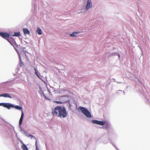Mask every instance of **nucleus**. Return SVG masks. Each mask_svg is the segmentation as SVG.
<instances>
[{
	"mask_svg": "<svg viewBox=\"0 0 150 150\" xmlns=\"http://www.w3.org/2000/svg\"><path fill=\"white\" fill-rule=\"evenodd\" d=\"M13 104L9 103H5L4 107L9 110L11 108H13Z\"/></svg>",
	"mask_w": 150,
	"mask_h": 150,
	"instance_id": "obj_10",
	"label": "nucleus"
},
{
	"mask_svg": "<svg viewBox=\"0 0 150 150\" xmlns=\"http://www.w3.org/2000/svg\"><path fill=\"white\" fill-rule=\"evenodd\" d=\"M42 94H43V96L46 99H47V100L49 99H48V98L47 97H46L45 95V94L43 92H42Z\"/></svg>",
	"mask_w": 150,
	"mask_h": 150,
	"instance_id": "obj_24",
	"label": "nucleus"
},
{
	"mask_svg": "<svg viewBox=\"0 0 150 150\" xmlns=\"http://www.w3.org/2000/svg\"><path fill=\"white\" fill-rule=\"evenodd\" d=\"M81 11H83V9H81Z\"/></svg>",
	"mask_w": 150,
	"mask_h": 150,
	"instance_id": "obj_35",
	"label": "nucleus"
},
{
	"mask_svg": "<svg viewBox=\"0 0 150 150\" xmlns=\"http://www.w3.org/2000/svg\"><path fill=\"white\" fill-rule=\"evenodd\" d=\"M21 36V33L20 32H14V34L13 35V36L15 37H19Z\"/></svg>",
	"mask_w": 150,
	"mask_h": 150,
	"instance_id": "obj_16",
	"label": "nucleus"
},
{
	"mask_svg": "<svg viewBox=\"0 0 150 150\" xmlns=\"http://www.w3.org/2000/svg\"><path fill=\"white\" fill-rule=\"evenodd\" d=\"M118 56L119 58H120V56L119 54H118Z\"/></svg>",
	"mask_w": 150,
	"mask_h": 150,
	"instance_id": "obj_31",
	"label": "nucleus"
},
{
	"mask_svg": "<svg viewBox=\"0 0 150 150\" xmlns=\"http://www.w3.org/2000/svg\"><path fill=\"white\" fill-rule=\"evenodd\" d=\"M54 102L57 103V104H61L62 103H63V102H61V101H54Z\"/></svg>",
	"mask_w": 150,
	"mask_h": 150,
	"instance_id": "obj_22",
	"label": "nucleus"
},
{
	"mask_svg": "<svg viewBox=\"0 0 150 150\" xmlns=\"http://www.w3.org/2000/svg\"><path fill=\"white\" fill-rule=\"evenodd\" d=\"M9 38L10 39H12V40H14V39H13L12 37H10L9 36Z\"/></svg>",
	"mask_w": 150,
	"mask_h": 150,
	"instance_id": "obj_29",
	"label": "nucleus"
},
{
	"mask_svg": "<svg viewBox=\"0 0 150 150\" xmlns=\"http://www.w3.org/2000/svg\"><path fill=\"white\" fill-rule=\"evenodd\" d=\"M48 92H49V93H50V91H49V89H48Z\"/></svg>",
	"mask_w": 150,
	"mask_h": 150,
	"instance_id": "obj_32",
	"label": "nucleus"
},
{
	"mask_svg": "<svg viewBox=\"0 0 150 150\" xmlns=\"http://www.w3.org/2000/svg\"><path fill=\"white\" fill-rule=\"evenodd\" d=\"M36 140L35 142V146H36V150H39V149L38 148L37 144V140L36 139H35Z\"/></svg>",
	"mask_w": 150,
	"mask_h": 150,
	"instance_id": "obj_21",
	"label": "nucleus"
},
{
	"mask_svg": "<svg viewBox=\"0 0 150 150\" xmlns=\"http://www.w3.org/2000/svg\"><path fill=\"white\" fill-rule=\"evenodd\" d=\"M23 117H23V115H22V116L21 117L19 120V127L21 129L20 131L24 135H25V136L28 137H31V139L34 138L35 139H36V138L33 135L30 134L29 133H28L26 131L24 130L23 129H22L21 127V125L23 122Z\"/></svg>",
	"mask_w": 150,
	"mask_h": 150,
	"instance_id": "obj_1",
	"label": "nucleus"
},
{
	"mask_svg": "<svg viewBox=\"0 0 150 150\" xmlns=\"http://www.w3.org/2000/svg\"><path fill=\"white\" fill-rule=\"evenodd\" d=\"M36 0H32L31 11L34 13L37 12V5L36 3Z\"/></svg>",
	"mask_w": 150,
	"mask_h": 150,
	"instance_id": "obj_4",
	"label": "nucleus"
},
{
	"mask_svg": "<svg viewBox=\"0 0 150 150\" xmlns=\"http://www.w3.org/2000/svg\"><path fill=\"white\" fill-rule=\"evenodd\" d=\"M67 113L66 108L64 106H59L57 117L65 118L67 116Z\"/></svg>",
	"mask_w": 150,
	"mask_h": 150,
	"instance_id": "obj_2",
	"label": "nucleus"
},
{
	"mask_svg": "<svg viewBox=\"0 0 150 150\" xmlns=\"http://www.w3.org/2000/svg\"><path fill=\"white\" fill-rule=\"evenodd\" d=\"M92 7V3L91 0H88L85 6V9L86 10H88Z\"/></svg>",
	"mask_w": 150,
	"mask_h": 150,
	"instance_id": "obj_9",
	"label": "nucleus"
},
{
	"mask_svg": "<svg viewBox=\"0 0 150 150\" xmlns=\"http://www.w3.org/2000/svg\"><path fill=\"white\" fill-rule=\"evenodd\" d=\"M25 42L26 44H27V42Z\"/></svg>",
	"mask_w": 150,
	"mask_h": 150,
	"instance_id": "obj_34",
	"label": "nucleus"
},
{
	"mask_svg": "<svg viewBox=\"0 0 150 150\" xmlns=\"http://www.w3.org/2000/svg\"><path fill=\"white\" fill-rule=\"evenodd\" d=\"M34 69L35 71V75L37 76L40 79H41L40 76V74L39 72L38 71L37 69L35 67H34Z\"/></svg>",
	"mask_w": 150,
	"mask_h": 150,
	"instance_id": "obj_13",
	"label": "nucleus"
},
{
	"mask_svg": "<svg viewBox=\"0 0 150 150\" xmlns=\"http://www.w3.org/2000/svg\"><path fill=\"white\" fill-rule=\"evenodd\" d=\"M64 97H65L66 98V100L64 101V103H67L68 102H69V96L68 95H65L64 96H62V98H63Z\"/></svg>",
	"mask_w": 150,
	"mask_h": 150,
	"instance_id": "obj_17",
	"label": "nucleus"
},
{
	"mask_svg": "<svg viewBox=\"0 0 150 150\" xmlns=\"http://www.w3.org/2000/svg\"><path fill=\"white\" fill-rule=\"evenodd\" d=\"M23 31L24 34L25 35L30 34V31L27 28H24L23 29Z\"/></svg>",
	"mask_w": 150,
	"mask_h": 150,
	"instance_id": "obj_14",
	"label": "nucleus"
},
{
	"mask_svg": "<svg viewBox=\"0 0 150 150\" xmlns=\"http://www.w3.org/2000/svg\"><path fill=\"white\" fill-rule=\"evenodd\" d=\"M0 118L1 119V120H2L3 121H4V122H5V123H7L6 121H5V120L4 119H3V118H1V117H0Z\"/></svg>",
	"mask_w": 150,
	"mask_h": 150,
	"instance_id": "obj_27",
	"label": "nucleus"
},
{
	"mask_svg": "<svg viewBox=\"0 0 150 150\" xmlns=\"http://www.w3.org/2000/svg\"><path fill=\"white\" fill-rule=\"evenodd\" d=\"M13 80H14V79H13V80H11L10 81H13Z\"/></svg>",
	"mask_w": 150,
	"mask_h": 150,
	"instance_id": "obj_33",
	"label": "nucleus"
},
{
	"mask_svg": "<svg viewBox=\"0 0 150 150\" xmlns=\"http://www.w3.org/2000/svg\"><path fill=\"white\" fill-rule=\"evenodd\" d=\"M0 118L1 119V120H2L3 121H4V122H5V123H7L6 121H5V120L4 119H3V118H1V117H0Z\"/></svg>",
	"mask_w": 150,
	"mask_h": 150,
	"instance_id": "obj_26",
	"label": "nucleus"
},
{
	"mask_svg": "<svg viewBox=\"0 0 150 150\" xmlns=\"http://www.w3.org/2000/svg\"><path fill=\"white\" fill-rule=\"evenodd\" d=\"M36 32L39 35H41L42 34V30L41 29L39 28H37Z\"/></svg>",
	"mask_w": 150,
	"mask_h": 150,
	"instance_id": "obj_19",
	"label": "nucleus"
},
{
	"mask_svg": "<svg viewBox=\"0 0 150 150\" xmlns=\"http://www.w3.org/2000/svg\"><path fill=\"white\" fill-rule=\"evenodd\" d=\"M81 33V31L74 32L70 34L69 35L71 37H77L76 34H78Z\"/></svg>",
	"mask_w": 150,
	"mask_h": 150,
	"instance_id": "obj_12",
	"label": "nucleus"
},
{
	"mask_svg": "<svg viewBox=\"0 0 150 150\" xmlns=\"http://www.w3.org/2000/svg\"><path fill=\"white\" fill-rule=\"evenodd\" d=\"M3 97L5 98H12V97L10 95V94L8 93H4Z\"/></svg>",
	"mask_w": 150,
	"mask_h": 150,
	"instance_id": "obj_15",
	"label": "nucleus"
},
{
	"mask_svg": "<svg viewBox=\"0 0 150 150\" xmlns=\"http://www.w3.org/2000/svg\"><path fill=\"white\" fill-rule=\"evenodd\" d=\"M105 122L104 121H99L94 120V124H96L101 125L103 126L105 125Z\"/></svg>",
	"mask_w": 150,
	"mask_h": 150,
	"instance_id": "obj_11",
	"label": "nucleus"
},
{
	"mask_svg": "<svg viewBox=\"0 0 150 150\" xmlns=\"http://www.w3.org/2000/svg\"><path fill=\"white\" fill-rule=\"evenodd\" d=\"M3 96H4V93H2V94H0V97H3Z\"/></svg>",
	"mask_w": 150,
	"mask_h": 150,
	"instance_id": "obj_28",
	"label": "nucleus"
},
{
	"mask_svg": "<svg viewBox=\"0 0 150 150\" xmlns=\"http://www.w3.org/2000/svg\"><path fill=\"white\" fill-rule=\"evenodd\" d=\"M19 59L20 60V65L21 67L22 66L21 64H22V60H21V56H20V54L19 55Z\"/></svg>",
	"mask_w": 150,
	"mask_h": 150,
	"instance_id": "obj_20",
	"label": "nucleus"
},
{
	"mask_svg": "<svg viewBox=\"0 0 150 150\" xmlns=\"http://www.w3.org/2000/svg\"><path fill=\"white\" fill-rule=\"evenodd\" d=\"M13 108H15L18 110H19L21 111V117L22 116V115H23V117L24 116V112L23 110V108L22 107L18 105H15L13 104Z\"/></svg>",
	"mask_w": 150,
	"mask_h": 150,
	"instance_id": "obj_8",
	"label": "nucleus"
},
{
	"mask_svg": "<svg viewBox=\"0 0 150 150\" xmlns=\"http://www.w3.org/2000/svg\"><path fill=\"white\" fill-rule=\"evenodd\" d=\"M91 122L93 123H94V120H92L91 121Z\"/></svg>",
	"mask_w": 150,
	"mask_h": 150,
	"instance_id": "obj_30",
	"label": "nucleus"
},
{
	"mask_svg": "<svg viewBox=\"0 0 150 150\" xmlns=\"http://www.w3.org/2000/svg\"><path fill=\"white\" fill-rule=\"evenodd\" d=\"M59 106H57L55 107L54 109H52L51 113L53 116H57L58 114L59 110Z\"/></svg>",
	"mask_w": 150,
	"mask_h": 150,
	"instance_id": "obj_5",
	"label": "nucleus"
},
{
	"mask_svg": "<svg viewBox=\"0 0 150 150\" xmlns=\"http://www.w3.org/2000/svg\"><path fill=\"white\" fill-rule=\"evenodd\" d=\"M10 36V34L8 33L4 32H0V36L6 40Z\"/></svg>",
	"mask_w": 150,
	"mask_h": 150,
	"instance_id": "obj_6",
	"label": "nucleus"
},
{
	"mask_svg": "<svg viewBox=\"0 0 150 150\" xmlns=\"http://www.w3.org/2000/svg\"><path fill=\"white\" fill-rule=\"evenodd\" d=\"M19 141H20L21 144H22V145H23V144H24L23 142L20 139H19Z\"/></svg>",
	"mask_w": 150,
	"mask_h": 150,
	"instance_id": "obj_25",
	"label": "nucleus"
},
{
	"mask_svg": "<svg viewBox=\"0 0 150 150\" xmlns=\"http://www.w3.org/2000/svg\"><path fill=\"white\" fill-rule=\"evenodd\" d=\"M21 148L23 150H29L26 145L25 144H23V145H22L21 146Z\"/></svg>",
	"mask_w": 150,
	"mask_h": 150,
	"instance_id": "obj_18",
	"label": "nucleus"
},
{
	"mask_svg": "<svg viewBox=\"0 0 150 150\" xmlns=\"http://www.w3.org/2000/svg\"><path fill=\"white\" fill-rule=\"evenodd\" d=\"M79 109L87 117L91 118L92 117L91 112L87 108L83 107L80 106Z\"/></svg>",
	"mask_w": 150,
	"mask_h": 150,
	"instance_id": "obj_3",
	"label": "nucleus"
},
{
	"mask_svg": "<svg viewBox=\"0 0 150 150\" xmlns=\"http://www.w3.org/2000/svg\"><path fill=\"white\" fill-rule=\"evenodd\" d=\"M12 45L16 50V47H17V45L16 43L15 40H12L9 39L7 38L6 40Z\"/></svg>",
	"mask_w": 150,
	"mask_h": 150,
	"instance_id": "obj_7",
	"label": "nucleus"
},
{
	"mask_svg": "<svg viewBox=\"0 0 150 150\" xmlns=\"http://www.w3.org/2000/svg\"><path fill=\"white\" fill-rule=\"evenodd\" d=\"M5 103H0V106H3L4 107Z\"/></svg>",
	"mask_w": 150,
	"mask_h": 150,
	"instance_id": "obj_23",
	"label": "nucleus"
}]
</instances>
